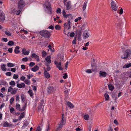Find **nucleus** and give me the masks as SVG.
I'll return each instance as SVG.
<instances>
[{
	"label": "nucleus",
	"mask_w": 131,
	"mask_h": 131,
	"mask_svg": "<svg viewBox=\"0 0 131 131\" xmlns=\"http://www.w3.org/2000/svg\"><path fill=\"white\" fill-rule=\"evenodd\" d=\"M18 5L19 10L14 9V11L17 15H18L20 14L22 8L25 6V2L23 0H18Z\"/></svg>",
	"instance_id": "obj_1"
},
{
	"label": "nucleus",
	"mask_w": 131,
	"mask_h": 131,
	"mask_svg": "<svg viewBox=\"0 0 131 131\" xmlns=\"http://www.w3.org/2000/svg\"><path fill=\"white\" fill-rule=\"evenodd\" d=\"M66 6V10L73 11L76 9L75 4L72 5L71 2L70 1H68L64 5Z\"/></svg>",
	"instance_id": "obj_2"
},
{
	"label": "nucleus",
	"mask_w": 131,
	"mask_h": 131,
	"mask_svg": "<svg viewBox=\"0 0 131 131\" xmlns=\"http://www.w3.org/2000/svg\"><path fill=\"white\" fill-rule=\"evenodd\" d=\"M66 123V118L64 114H62L61 122L58 124V126L56 129L57 131H60L62 129L63 125Z\"/></svg>",
	"instance_id": "obj_3"
},
{
	"label": "nucleus",
	"mask_w": 131,
	"mask_h": 131,
	"mask_svg": "<svg viewBox=\"0 0 131 131\" xmlns=\"http://www.w3.org/2000/svg\"><path fill=\"white\" fill-rule=\"evenodd\" d=\"M66 123V118L64 114H62L61 122L58 124V126L56 129L57 131H60L62 129L63 125Z\"/></svg>",
	"instance_id": "obj_4"
},
{
	"label": "nucleus",
	"mask_w": 131,
	"mask_h": 131,
	"mask_svg": "<svg viewBox=\"0 0 131 131\" xmlns=\"http://www.w3.org/2000/svg\"><path fill=\"white\" fill-rule=\"evenodd\" d=\"M66 123V118L64 114H62L61 122L58 124V126L56 129L57 131H60L62 129L63 125Z\"/></svg>",
	"instance_id": "obj_5"
},
{
	"label": "nucleus",
	"mask_w": 131,
	"mask_h": 131,
	"mask_svg": "<svg viewBox=\"0 0 131 131\" xmlns=\"http://www.w3.org/2000/svg\"><path fill=\"white\" fill-rule=\"evenodd\" d=\"M39 34L42 37L46 38H50L51 35V32L47 30H43L39 32Z\"/></svg>",
	"instance_id": "obj_6"
},
{
	"label": "nucleus",
	"mask_w": 131,
	"mask_h": 131,
	"mask_svg": "<svg viewBox=\"0 0 131 131\" xmlns=\"http://www.w3.org/2000/svg\"><path fill=\"white\" fill-rule=\"evenodd\" d=\"M44 5L46 6V8L48 10V13L50 15L51 14L52 11L50 2L48 1H46L45 2Z\"/></svg>",
	"instance_id": "obj_7"
},
{
	"label": "nucleus",
	"mask_w": 131,
	"mask_h": 131,
	"mask_svg": "<svg viewBox=\"0 0 131 131\" xmlns=\"http://www.w3.org/2000/svg\"><path fill=\"white\" fill-rule=\"evenodd\" d=\"M130 50L127 49L125 51L124 54L121 56V58L122 59H127L129 56H130Z\"/></svg>",
	"instance_id": "obj_8"
},
{
	"label": "nucleus",
	"mask_w": 131,
	"mask_h": 131,
	"mask_svg": "<svg viewBox=\"0 0 131 131\" xmlns=\"http://www.w3.org/2000/svg\"><path fill=\"white\" fill-rule=\"evenodd\" d=\"M18 89L17 88L13 89L11 86H10L8 89V92H10V93L12 95L16 94L18 91Z\"/></svg>",
	"instance_id": "obj_9"
},
{
	"label": "nucleus",
	"mask_w": 131,
	"mask_h": 131,
	"mask_svg": "<svg viewBox=\"0 0 131 131\" xmlns=\"http://www.w3.org/2000/svg\"><path fill=\"white\" fill-rule=\"evenodd\" d=\"M5 14L2 11L0 10V22H3L5 20Z\"/></svg>",
	"instance_id": "obj_10"
},
{
	"label": "nucleus",
	"mask_w": 131,
	"mask_h": 131,
	"mask_svg": "<svg viewBox=\"0 0 131 131\" xmlns=\"http://www.w3.org/2000/svg\"><path fill=\"white\" fill-rule=\"evenodd\" d=\"M111 5L112 8L113 10L115 11L117 10L118 7L116 5L114 1H112Z\"/></svg>",
	"instance_id": "obj_11"
},
{
	"label": "nucleus",
	"mask_w": 131,
	"mask_h": 131,
	"mask_svg": "<svg viewBox=\"0 0 131 131\" xmlns=\"http://www.w3.org/2000/svg\"><path fill=\"white\" fill-rule=\"evenodd\" d=\"M54 63L56 65V67L58 68L59 70H62L63 69L62 67H61V62H58L57 61H55Z\"/></svg>",
	"instance_id": "obj_12"
},
{
	"label": "nucleus",
	"mask_w": 131,
	"mask_h": 131,
	"mask_svg": "<svg viewBox=\"0 0 131 131\" xmlns=\"http://www.w3.org/2000/svg\"><path fill=\"white\" fill-rule=\"evenodd\" d=\"M31 57L32 58L36 59L37 61L38 62L40 61L39 56L35 53L31 54Z\"/></svg>",
	"instance_id": "obj_13"
},
{
	"label": "nucleus",
	"mask_w": 131,
	"mask_h": 131,
	"mask_svg": "<svg viewBox=\"0 0 131 131\" xmlns=\"http://www.w3.org/2000/svg\"><path fill=\"white\" fill-rule=\"evenodd\" d=\"M47 91L49 93H50L54 92L55 90L54 88L52 86H50L48 87Z\"/></svg>",
	"instance_id": "obj_14"
},
{
	"label": "nucleus",
	"mask_w": 131,
	"mask_h": 131,
	"mask_svg": "<svg viewBox=\"0 0 131 131\" xmlns=\"http://www.w3.org/2000/svg\"><path fill=\"white\" fill-rule=\"evenodd\" d=\"M99 76L102 77H105L107 76V73L104 71H101L99 72Z\"/></svg>",
	"instance_id": "obj_15"
},
{
	"label": "nucleus",
	"mask_w": 131,
	"mask_h": 131,
	"mask_svg": "<svg viewBox=\"0 0 131 131\" xmlns=\"http://www.w3.org/2000/svg\"><path fill=\"white\" fill-rule=\"evenodd\" d=\"M62 13L63 16L64 18H68V17L71 16V14H67L64 10H62Z\"/></svg>",
	"instance_id": "obj_16"
},
{
	"label": "nucleus",
	"mask_w": 131,
	"mask_h": 131,
	"mask_svg": "<svg viewBox=\"0 0 131 131\" xmlns=\"http://www.w3.org/2000/svg\"><path fill=\"white\" fill-rule=\"evenodd\" d=\"M89 35L90 34L87 31H85L83 33V38H88Z\"/></svg>",
	"instance_id": "obj_17"
},
{
	"label": "nucleus",
	"mask_w": 131,
	"mask_h": 131,
	"mask_svg": "<svg viewBox=\"0 0 131 131\" xmlns=\"http://www.w3.org/2000/svg\"><path fill=\"white\" fill-rule=\"evenodd\" d=\"M17 86L19 88H24L25 86V85L24 83H21L20 84L18 83L17 84Z\"/></svg>",
	"instance_id": "obj_18"
},
{
	"label": "nucleus",
	"mask_w": 131,
	"mask_h": 131,
	"mask_svg": "<svg viewBox=\"0 0 131 131\" xmlns=\"http://www.w3.org/2000/svg\"><path fill=\"white\" fill-rule=\"evenodd\" d=\"M45 77L47 79H49L50 77V74L46 70H45L44 72Z\"/></svg>",
	"instance_id": "obj_19"
},
{
	"label": "nucleus",
	"mask_w": 131,
	"mask_h": 131,
	"mask_svg": "<svg viewBox=\"0 0 131 131\" xmlns=\"http://www.w3.org/2000/svg\"><path fill=\"white\" fill-rule=\"evenodd\" d=\"M4 127H11L13 126V125L11 124L8 123L7 122H5L3 125Z\"/></svg>",
	"instance_id": "obj_20"
},
{
	"label": "nucleus",
	"mask_w": 131,
	"mask_h": 131,
	"mask_svg": "<svg viewBox=\"0 0 131 131\" xmlns=\"http://www.w3.org/2000/svg\"><path fill=\"white\" fill-rule=\"evenodd\" d=\"M20 47L19 46H16L15 48L14 49V52L16 54H17L19 53L20 52V50H19Z\"/></svg>",
	"instance_id": "obj_21"
},
{
	"label": "nucleus",
	"mask_w": 131,
	"mask_h": 131,
	"mask_svg": "<svg viewBox=\"0 0 131 131\" xmlns=\"http://www.w3.org/2000/svg\"><path fill=\"white\" fill-rule=\"evenodd\" d=\"M22 52L23 54L25 55H28L29 53V52L27 51L26 49H23L22 50Z\"/></svg>",
	"instance_id": "obj_22"
},
{
	"label": "nucleus",
	"mask_w": 131,
	"mask_h": 131,
	"mask_svg": "<svg viewBox=\"0 0 131 131\" xmlns=\"http://www.w3.org/2000/svg\"><path fill=\"white\" fill-rule=\"evenodd\" d=\"M51 58L50 56H47L45 58V60L47 63H51Z\"/></svg>",
	"instance_id": "obj_23"
},
{
	"label": "nucleus",
	"mask_w": 131,
	"mask_h": 131,
	"mask_svg": "<svg viewBox=\"0 0 131 131\" xmlns=\"http://www.w3.org/2000/svg\"><path fill=\"white\" fill-rule=\"evenodd\" d=\"M6 65L4 64H3L1 65V68L2 71H6Z\"/></svg>",
	"instance_id": "obj_24"
},
{
	"label": "nucleus",
	"mask_w": 131,
	"mask_h": 131,
	"mask_svg": "<svg viewBox=\"0 0 131 131\" xmlns=\"http://www.w3.org/2000/svg\"><path fill=\"white\" fill-rule=\"evenodd\" d=\"M39 69V67L37 65L35 66L34 67L31 69V70L34 72H36Z\"/></svg>",
	"instance_id": "obj_25"
},
{
	"label": "nucleus",
	"mask_w": 131,
	"mask_h": 131,
	"mask_svg": "<svg viewBox=\"0 0 131 131\" xmlns=\"http://www.w3.org/2000/svg\"><path fill=\"white\" fill-rule=\"evenodd\" d=\"M67 104L69 107L73 108L74 107V105L70 102H67Z\"/></svg>",
	"instance_id": "obj_26"
},
{
	"label": "nucleus",
	"mask_w": 131,
	"mask_h": 131,
	"mask_svg": "<svg viewBox=\"0 0 131 131\" xmlns=\"http://www.w3.org/2000/svg\"><path fill=\"white\" fill-rule=\"evenodd\" d=\"M25 115V113L24 112L20 114V116H19L18 119L20 120L21 119L24 117Z\"/></svg>",
	"instance_id": "obj_27"
},
{
	"label": "nucleus",
	"mask_w": 131,
	"mask_h": 131,
	"mask_svg": "<svg viewBox=\"0 0 131 131\" xmlns=\"http://www.w3.org/2000/svg\"><path fill=\"white\" fill-rule=\"evenodd\" d=\"M71 16H70L69 17H68L69 18L68 19V24H69L71 22H72L73 21L72 19V15L71 14Z\"/></svg>",
	"instance_id": "obj_28"
},
{
	"label": "nucleus",
	"mask_w": 131,
	"mask_h": 131,
	"mask_svg": "<svg viewBox=\"0 0 131 131\" xmlns=\"http://www.w3.org/2000/svg\"><path fill=\"white\" fill-rule=\"evenodd\" d=\"M108 87L109 89L111 91H113L114 88L113 86L111 84H109L108 85Z\"/></svg>",
	"instance_id": "obj_29"
},
{
	"label": "nucleus",
	"mask_w": 131,
	"mask_h": 131,
	"mask_svg": "<svg viewBox=\"0 0 131 131\" xmlns=\"http://www.w3.org/2000/svg\"><path fill=\"white\" fill-rule=\"evenodd\" d=\"M87 3L88 2L86 1H85L84 3L82 8V9L83 11L85 9Z\"/></svg>",
	"instance_id": "obj_30"
},
{
	"label": "nucleus",
	"mask_w": 131,
	"mask_h": 131,
	"mask_svg": "<svg viewBox=\"0 0 131 131\" xmlns=\"http://www.w3.org/2000/svg\"><path fill=\"white\" fill-rule=\"evenodd\" d=\"M27 107V103L25 104V105L23 106L22 108L20 110V111L22 112L24 111L26 108Z\"/></svg>",
	"instance_id": "obj_31"
},
{
	"label": "nucleus",
	"mask_w": 131,
	"mask_h": 131,
	"mask_svg": "<svg viewBox=\"0 0 131 131\" xmlns=\"http://www.w3.org/2000/svg\"><path fill=\"white\" fill-rule=\"evenodd\" d=\"M131 67V63H129L128 64H126L125 65L123 66V68H128Z\"/></svg>",
	"instance_id": "obj_32"
},
{
	"label": "nucleus",
	"mask_w": 131,
	"mask_h": 131,
	"mask_svg": "<svg viewBox=\"0 0 131 131\" xmlns=\"http://www.w3.org/2000/svg\"><path fill=\"white\" fill-rule=\"evenodd\" d=\"M7 66L9 67H12L15 66V64L10 62L8 63H7Z\"/></svg>",
	"instance_id": "obj_33"
},
{
	"label": "nucleus",
	"mask_w": 131,
	"mask_h": 131,
	"mask_svg": "<svg viewBox=\"0 0 131 131\" xmlns=\"http://www.w3.org/2000/svg\"><path fill=\"white\" fill-rule=\"evenodd\" d=\"M104 96L105 99L106 101H107L109 100V96L108 94L107 93H105Z\"/></svg>",
	"instance_id": "obj_34"
},
{
	"label": "nucleus",
	"mask_w": 131,
	"mask_h": 131,
	"mask_svg": "<svg viewBox=\"0 0 131 131\" xmlns=\"http://www.w3.org/2000/svg\"><path fill=\"white\" fill-rule=\"evenodd\" d=\"M24 82L25 83L28 85H29L30 84V81L28 79L25 80L24 81Z\"/></svg>",
	"instance_id": "obj_35"
},
{
	"label": "nucleus",
	"mask_w": 131,
	"mask_h": 131,
	"mask_svg": "<svg viewBox=\"0 0 131 131\" xmlns=\"http://www.w3.org/2000/svg\"><path fill=\"white\" fill-rule=\"evenodd\" d=\"M5 34L9 36H10L11 35V33L8 30H6L5 31Z\"/></svg>",
	"instance_id": "obj_36"
},
{
	"label": "nucleus",
	"mask_w": 131,
	"mask_h": 131,
	"mask_svg": "<svg viewBox=\"0 0 131 131\" xmlns=\"http://www.w3.org/2000/svg\"><path fill=\"white\" fill-rule=\"evenodd\" d=\"M1 84L3 85H8L7 83L4 81H2L1 82Z\"/></svg>",
	"instance_id": "obj_37"
},
{
	"label": "nucleus",
	"mask_w": 131,
	"mask_h": 131,
	"mask_svg": "<svg viewBox=\"0 0 131 131\" xmlns=\"http://www.w3.org/2000/svg\"><path fill=\"white\" fill-rule=\"evenodd\" d=\"M42 57L43 58H44L47 56V53L45 51H42Z\"/></svg>",
	"instance_id": "obj_38"
},
{
	"label": "nucleus",
	"mask_w": 131,
	"mask_h": 131,
	"mask_svg": "<svg viewBox=\"0 0 131 131\" xmlns=\"http://www.w3.org/2000/svg\"><path fill=\"white\" fill-rule=\"evenodd\" d=\"M84 119L86 120H88L89 119V116L88 114L84 115L83 116Z\"/></svg>",
	"instance_id": "obj_39"
},
{
	"label": "nucleus",
	"mask_w": 131,
	"mask_h": 131,
	"mask_svg": "<svg viewBox=\"0 0 131 131\" xmlns=\"http://www.w3.org/2000/svg\"><path fill=\"white\" fill-rule=\"evenodd\" d=\"M9 83L10 85L12 86H15L16 84V83L14 81H12L9 82Z\"/></svg>",
	"instance_id": "obj_40"
},
{
	"label": "nucleus",
	"mask_w": 131,
	"mask_h": 131,
	"mask_svg": "<svg viewBox=\"0 0 131 131\" xmlns=\"http://www.w3.org/2000/svg\"><path fill=\"white\" fill-rule=\"evenodd\" d=\"M14 44V42L13 41H9L8 43V45L9 46H12Z\"/></svg>",
	"instance_id": "obj_41"
},
{
	"label": "nucleus",
	"mask_w": 131,
	"mask_h": 131,
	"mask_svg": "<svg viewBox=\"0 0 131 131\" xmlns=\"http://www.w3.org/2000/svg\"><path fill=\"white\" fill-rule=\"evenodd\" d=\"M28 123L27 121H25L23 124V126L24 127H26L28 125Z\"/></svg>",
	"instance_id": "obj_42"
},
{
	"label": "nucleus",
	"mask_w": 131,
	"mask_h": 131,
	"mask_svg": "<svg viewBox=\"0 0 131 131\" xmlns=\"http://www.w3.org/2000/svg\"><path fill=\"white\" fill-rule=\"evenodd\" d=\"M61 28V27L59 25H57L55 26V28L57 30H60Z\"/></svg>",
	"instance_id": "obj_43"
},
{
	"label": "nucleus",
	"mask_w": 131,
	"mask_h": 131,
	"mask_svg": "<svg viewBox=\"0 0 131 131\" xmlns=\"http://www.w3.org/2000/svg\"><path fill=\"white\" fill-rule=\"evenodd\" d=\"M28 93L30 95V96H32L33 95V93L32 92V90H29L28 91Z\"/></svg>",
	"instance_id": "obj_44"
},
{
	"label": "nucleus",
	"mask_w": 131,
	"mask_h": 131,
	"mask_svg": "<svg viewBox=\"0 0 131 131\" xmlns=\"http://www.w3.org/2000/svg\"><path fill=\"white\" fill-rule=\"evenodd\" d=\"M20 98L21 101L22 102H23L24 101V94H22L21 95Z\"/></svg>",
	"instance_id": "obj_45"
},
{
	"label": "nucleus",
	"mask_w": 131,
	"mask_h": 131,
	"mask_svg": "<svg viewBox=\"0 0 131 131\" xmlns=\"http://www.w3.org/2000/svg\"><path fill=\"white\" fill-rule=\"evenodd\" d=\"M20 106L19 104H17L16 105V109L20 111Z\"/></svg>",
	"instance_id": "obj_46"
},
{
	"label": "nucleus",
	"mask_w": 131,
	"mask_h": 131,
	"mask_svg": "<svg viewBox=\"0 0 131 131\" xmlns=\"http://www.w3.org/2000/svg\"><path fill=\"white\" fill-rule=\"evenodd\" d=\"M82 17L81 16L79 17L78 18H76L75 20L74 21L75 22H77L78 20H81Z\"/></svg>",
	"instance_id": "obj_47"
},
{
	"label": "nucleus",
	"mask_w": 131,
	"mask_h": 131,
	"mask_svg": "<svg viewBox=\"0 0 131 131\" xmlns=\"http://www.w3.org/2000/svg\"><path fill=\"white\" fill-rule=\"evenodd\" d=\"M14 99V98L13 97H12L9 100L10 103L11 104H12L13 103Z\"/></svg>",
	"instance_id": "obj_48"
},
{
	"label": "nucleus",
	"mask_w": 131,
	"mask_h": 131,
	"mask_svg": "<svg viewBox=\"0 0 131 131\" xmlns=\"http://www.w3.org/2000/svg\"><path fill=\"white\" fill-rule=\"evenodd\" d=\"M56 12L57 13H60L61 14V8H58L56 10Z\"/></svg>",
	"instance_id": "obj_49"
},
{
	"label": "nucleus",
	"mask_w": 131,
	"mask_h": 131,
	"mask_svg": "<svg viewBox=\"0 0 131 131\" xmlns=\"http://www.w3.org/2000/svg\"><path fill=\"white\" fill-rule=\"evenodd\" d=\"M5 74L6 75L10 76L12 75V73L10 72H7Z\"/></svg>",
	"instance_id": "obj_50"
},
{
	"label": "nucleus",
	"mask_w": 131,
	"mask_h": 131,
	"mask_svg": "<svg viewBox=\"0 0 131 131\" xmlns=\"http://www.w3.org/2000/svg\"><path fill=\"white\" fill-rule=\"evenodd\" d=\"M64 93L66 96L67 97L69 95V92L67 90H66L64 92Z\"/></svg>",
	"instance_id": "obj_51"
},
{
	"label": "nucleus",
	"mask_w": 131,
	"mask_h": 131,
	"mask_svg": "<svg viewBox=\"0 0 131 131\" xmlns=\"http://www.w3.org/2000/svg\"><path fill=\"white\" fill-rule=\"evenodd\" d=\"M76 42V38L74 37L73 40L72 41V43L73 44H75Z\"/></svg>",
	"instance_id": "obj_52"
},
{
	"label": "nucleus",
	"mask_w": 131,
	"mask_h": 131,
	"mask_svg": "<svg viewBox=\"0 0 131 131\" xmlns=\"http://www.w3.org/2000/svg\"><path fill=\"white\" fill-rule=\"evenodd\" d=\"M35 131H41V128L40 126H38Z\"/></svg>",
	"instance_id": "obj_53"
},
{
	"label": "nucleus",
	"mask_w": 131,
	"mask_h": 131,
	"mask_svg": "<svg viewBox=\"0 0 131 131\" xmlns=\"http://www.w3.org/2000/svg\"><path fill=\"white\" fill-rule=\"evenodd\" d=\"M85 72L88 73H92V71L91 69H87L85 71Z\"/></svg>",
	"instance_id": "obj_54"
},
{
	"label": "nucleus",
	"mask_w": 131,
	"mask_h": 131,
	"mask_svg": "<svg viewBox=\"0 0 131 131\" xmlns=\"http://www.w3.org/2000/svg\"><path fill=\"white\" fill-rule=\"evenodd\" d=\"M18 78V76L17 74H14L13 78L14 79H17Z\"/></svg>",
	"instance_id": "obj_55"
},
{
	"label": "nucleus",
	"mask_w": 131,
	"mask_h": 131,
	"mask_svg": "<svg viewBox=\"0 0 131 131\" xmlns=\"http://www.w3.org/2000/svg\"><path fill=\"white\" fill-rule=\"evenodd\" d=\"M35 64V63L33 62H31L29 63V66L30 67H32L34 66Z\"/></svg>",
	"instance_id": "obj_56"
},
{
	"label": "nucleus",
	"mask_w": 131,
	"mask_h": 131,
	"mask_svg": "<svg viewBox=\"0 0 131 131\" xmlns=\"http://www.w3.org/2000/svg\"><path fill=\"white\" fill-rule=\"evenodd\" d=\"M16 100L17 101L19 102V96L18 95L16 96Z\"/></svg>",
	"instance_id": "obj_57"
},
{
	"label": "nucleus",
	"mask_w": 131,
	"mask_h": 131,
	"mask_svg": "<svg viewBox=\"0 0 131 131\" xmlns=\"http://www.w3.org/2000/svg\"><path fill=\"white\" fill-rule=\"evenodd\" d=\"M13 49L11 48H9L8 49V51L10 53H12L13 51Z\"/></svg>",
	"instance_id": "obj_58"
},
{
	"label": "nucleus",
	"mask_w": 131,
	"mask_h": 131,
	"mask_svg": "<svg viewBox=\"0 0 131 131\" xmlns=\"http://www.w3.org/2000/svg\"><path fill=\"white\" fill-rule=\"evenodd\" d=\"M16 68H12L11 69L10 71L13 72H15L16 71Z\"/></svg>",
	"instance_id": "obj_59"
},
{
	"label": "nucleus",
	"mask_w": 131,
	"mask_h": 131,
	"mask_svg": "<svg viewBox=\"0 0 131 131\" xmlns=\"http://www.w3.org/2000/svg\"><path fill=\"white\" fill-rule=\"evenodd\" d=\"M14 111V109L13 107H11L10 109V111L11 113H12Z\"/></svg>",
	"instance_id": "obj_60"
},
{
	"label": "nucleus",
	"mask_w": 131,
	"mask_h": 131,
	"mask_svg": "<svg viewBox=\"0 0 131 131\" xmlns=\"http://www.w3.org/2000/svg\"><path fill=\"white\" fill-rule=\"evenodd\" d=\"M68 77V75L67 74L65 73L63 76V78L64 79H66Z\"/></svg>",
	"instance_id": "obj_61"
},
{
	"label": "nucleus",
	"mask_w": 131,
	"mask_h": 131,
	"mask_svg": "<svg viewBox=\"0 0 131 131\" xmlns=\"http://www.w3.org/2000/svg\"><path fill=\"white\" fill-rule=\"evenodd\" d=\"M25 77L24 76H21L20 77V79L21 80L24 81L25 79Z\"/></svg>",
	"instance_id": "obj_62"
},
{
	"label": "nucleus",
	"mask_w": 131,
	"mask_h": 131,
	"mask_svg": "<svg viewBox=\"0 0 131 131\" xmlns=\"http://www.w3.org/2000/svg\"><path fill=\"white\" fill-rule=\"evenodd\" d=\"M28 58L27 57H25L22 59V60L23 61L26 62L28 61Z\"/></svg>",
	"instance_id": "obj_63"
},
{
	"label": "nucleus",
	"mask_w": 131,
	"mask_h": 131,
	"mask_svg": "<svg viewBox=\"0 0 131 131\" xmlns=\"http://www.w3.org/2000/svg\"><path fill=\"white\" fill-rule=\"evenodd\" d=\"M74 35V33L73 32H72L71 33L70 35V37H73Z\"/></svg>",
	"instance_id": "obj_64"
}]
</instances>
